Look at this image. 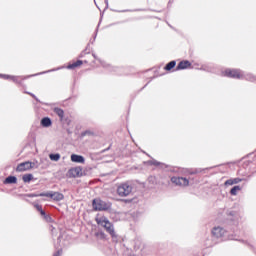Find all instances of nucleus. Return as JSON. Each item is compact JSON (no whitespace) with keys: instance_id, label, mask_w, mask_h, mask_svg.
I'll return each instance as SVG.
<instances>
[{"instance_id":"6ab92c4d","label":"nucleus","mask_w":256,"mask_h":256,"mask_svg":"<svg viewBox=\"0 0 256 256\" xmlns=\"http://www.w3.org/2000/svg\"><path fill=\"white\" fill-rule=\"evenodd\" d=\"M0 77H3V79H11L14 81V83H17L19 77L17 76H9V75H0Z\"/></svg>"},{"instance_id":"0eeeda50","label":"nucleus","mask_w":256,"mask_h":256,"mask_svg":"<svg viewBox=\"0 0 256 256\" xmlns=\"http://www.w3.org/2000/svg\"><path fill=\"white\" fill-rule=\"evenodd\" d=\"M83 173V169L81 167H75L68 170L67 177L75 178V177H81Z\"/></svg>"},{"instance_id":"1a4fd4ad","label":"nucleus","mask_w":256,"mask_h":256,"mask_svg":"<svg viewBox=\"0 0 256 256\" xmlns=\"http://www.w3.org/2000/svg\"><path fill=\"white\" fill-rule=\"evenodd\" d=\"M212 235H214V237H223L225 235V230L222 227H214L212 229Z\"/></svg>"},{"instance_id":"ddd939ff","label":"nucleus","mask_w":256,"mask_h":256,"mask_svg":"<svg viewBox=\"0 0 256 256\" xmlns=\"http://www.w3.org/2000/svg\"><path fill=\"white\" fill-rule=\"evenodd\" d=\"M5 185H11L13 183H17V177L15 176H8L5 180H4Z\"/></svg>"},{"instance_id":"aec40b11","label":"nucleus","mask_w":256,"mask_h":256,"mask_svg":"<svg viewBox=\"0 0 256 256\" xmlns=\"http://www.w3.org/2000/svg\"><path fill=\"white\" fill-rule=\"evenodd\" d=\"M49 158L51 159V161H59V159H61V154H50Z\"/></svg>"},{"instance_id":"a878e982","label":"nucleus","mask_w":256,"mask_h":256,"mask_svg":"<svg viewBox=\"0 0 256 256\" xmlns=\"http://www.w3.org/2000/svg\"><path fill=\"white\" fill-rule=\"evenodd\" d=\"M29 95H31V96L34 97V99H35V95H33V94H31V93H29Z\"/></svg>"},{"instance_id":"20e7f679","label":"nucleus","mask_w":256,"mask_h":256,"mask_svg":"<svg viewBox=\"0 0 256 256\" xmlns=\"http://www.w3.org/2000/svg\"><path fill=\"white\" fill-rule=\"evenodd\" d=\"M171 182L179 187H187V185H189V180L183 177H172Z\"/></svg>"},{"instance_id":"393cba45","label":"nucleus","mask_w":256,"mask_h":256,"mask_svg":"<svg viewBox=\"0 0 256 256\" xmlns=\"http://www.w3.org/2000/svg\"><path fill=\"white\" fill-rule=\"evenodd\" d=\"M153 165H159V162L155 161V162L153 163Z\"/></svg>"},{"instance_id":"412c9836","label":"nucleus","mask_w":256,"mask_h":256,"mask_svg":"<svg viewBox=\"0 0 256 256\" xmlns=\"http://www.w3.org/2000/svg\"><path fill=\"white\" fill-rule=\"evenodd\" d=\"M175 65H177V63H176L175 61L169 62V63L166 65V67H165L166 71H171V69H173V68L175 67Z\"/></svg>"},{"instance_id":"4be33fe9","label":"nucleus","mask_w":256,"mask_h":256,"mask_svg":"<svg viewBox=\"0 0 256 256\" xmlns=\"http://www.w3.org/2000/svg\"><path fill=\"white\" fill-rule=\"evenodd\" d=\"M141 245H142V243H141V240H136L135 242H134V249H141Z\"/></svg>"},{"instance_id":"dca6fc26","label":"nucleus","mask_w":256,"mask_h":256,"mask_svg":"<svg viewBox=\"0 0 256 256\" xmlns=\"http://www.w3.org/2000/svg\"><path fill=\"white\" fill-rule=\"evenodd\" d=\"M22 181L24 183H30V181H33V174H25L23 177H22Z\"/></svg>"},{"instance_id":"f03ea898","label":"nucleus","mask_w":256,"mask_h":256,"mask_svg":"<svg viewBox=\"0 0 256 256\" xmlns=\"http://www.w3.org/2000/svg\"><path fill=\"white\" fill-rule=\"evenodd\" d=\"M30 197H50L53 201H63L64 196L59 192H46L40 194H31Z\"/></svg>"},{"instance_id":"a211bd4d","label":"nucleus","mask_w":256,"mask_h":256,"mask_svg":"<svg viewBox=\"0 0 256 256\" xmlns=\"http://www.w3.org/2000/svg\"><path fill=\"white\" fill-rule=\"evenodd\" d=\"M239 191H241V186H234L230 190V194L235 196V195H237V193H239Z\"/></svg>"},{"instance_id":"f8f14e48","label":"nucleus","mask_w":256,"mask_h":256,"mask_svg":"<svg viewBox=\"0 0 256 256\" xmlns=\"http://www.w3.org/2000/svg\"><path fill=\"white\" fill-rule=\"evenodd\" d=\"M242 181L243 180L240 178L229 179L224 183V185H237V183H241Z\"/></svg>"},{"instance_id":"39448f33","label":"nucleus","mask_w":256,"mask_h":256,"mask_svg":"<svg viewBox=\"0 0 256 256\" xmlns=\"http://www.w3.org/2000/svg\"><path fill=\"white\" fill-rule=\"evenodd\" d=\"M29 169H33V163L30 161H27V162L20 163L17 166L16 171H18V173H23V171H29Z\"/></svg>"},{"instance_id":"7ed1b4c3","label":"nucleus","mask_w":256,"mask_h":256,"mask_svg":"<svg viewBox=\"0 0 256 256\" xmlns=\"http://www.w3.org/2000/svg\"><path fill=\"white\" fill-rule=\"evenodd\" d=\"M92 206L95 211H107V209H110L111 204L101 199H94L92 202Z\"/></svg>"},{"instance_id":"4468645a","label":"nucleus","mask_w":256,"mask_h":256,"mask_svg":"<svg viewBox=\"0 0 256 256\" xmlns=\"http://www.w3.org/2000/svg\"><path fill=\"white\" fill-rule=\"evenodd\" d=\"M51 119L49 117H45L41 120L42 127H51Z\"/></svg>"},{"instance_id":"f3484780","label":"nucleus","mask_w":256,"mask_h":256,"mask_svg":"<svg viewBox=\"0 0 256 256\" xmlns=\"http://www.w3.org/2000/svg\"><path fill=\"white\" fill-rule=\"evenodd\" d=\"M54 113L60 117V119H63L65 112L61 108H54Z\"/></svg>"},{"instance_id":"9b49d317","label":"nucleus","mask_w":256,"mask_h":256,"mask_svg":"<svg viewBox=\"0 0 256 256\" xmlns=\"http://www.w3.org/2000/svg\"><path fill=\"white\" fill-rule=\"evenodd\" d=\"M188 67H191V62L189 61H182L178 64L177 69L181 70V69H187Z\"/></svg>"},{"instance_id":"5701e85b","label":"nucleus","mask_w":256,"mask_h":256,"mask_svg":"<svg viewBox=\"0 0 256 256\" xmlns=\"http://www.w3.org/2000/svg\"><path fill=\"white\" fill-rule=\"evenodd\" d=\"M35 208L37 209V211L40 212L41 215H45V212L43 211V208L41 207V205L36 204Z\"/></svg>"},{"instance_id":"6e6552de","label":"nucleus","mask_w":256,"mask_h":256,"mask_svg":"<svg viewBox=\"0 0 256 256\" xmlns=\"http://www.w3.org/2000/svg\"><path fill=\"white\" fill-rule=\"evenodd\" d=\"M225 77H233L234 79H241L242 74L239 70L227 69L223 72Z\"/></svg>"},{"instance_id":"b1692460","label":"nucleus","mask_w":256,"mask_h":256,"mask_svg":"<svg viewBox=\"0 0 256 256\" xmlns=\"http://www.w3.org/2000/svg\"><path fill=\"white\" fill-rule=\"evenodd\" d=\"M63 253V250H58L53 256H61Z\"/></svg>"},{"instance_id":"9d476101","label":"nucleus","mask_w":256,"mask_h":256,"mask_svg":"<svg viewBox=\"0 0 256 256\" xmlns=\"http://www.w3.org/2000/svg\"><path fill=\"white\" fill-rule=\"evenodd\" d=\"M71 161L72 163H85V157L77 154H72Z\"/></svg>"},{"instance_id":"2eb2a0df","label":"nucleus","mask_w":256,"mask_h":256,"mask_svg":"<svg viewBox=\"0 0 256 256\" xmlns=\"http://www.w3.org/2000/svg\"><path fill=\"white\" fill-rule=\"evenodd\" d=\"M81 65H83V61L78 60V61L68 65V69H75L77 67H81Z\"/></svg>"},{"instance_id":"f257e3e1","label":"nucleus","mask_w":256,"mask_h":256,"mask_svg":"<svg viewBox=\"0 0 256 256\" xmlns=\"http://www.w3.org/2000/svg\"><path fill=\"white\" fill-rule=\"evenodd\" d=\"M97 225H100V227H104L105 231L111 235V237H117V234H115V228L113 227V223L109 221V219L105 216L96 217L95 219Z\"/></svg>"},{"instance_id":"423d86ee","label":"nucleus","mask_w":256,"mask_h":256,"mask_svg":"<svg viewBox=\"0 0 256 256\" xmlns=\"http://www.w3.org/2000/svg\"><path fill=\"white\" fill-rule=\"evenodd\" d=\"M117 193L120 197H127L129 195V184L124 183L118 186Z\"/></svg>"}]
</instances>
